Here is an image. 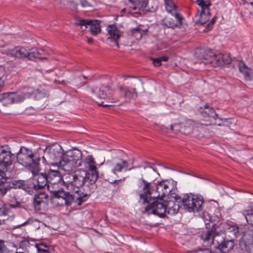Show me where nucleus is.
<instances>
[{
  "instance_id": "obj_1",
  "label": "nucleus",
  "mask_w": 253,
  "mask_h": 253,
  "mask_svg": "<svg viewBox=\"0 0 253 253\" xmlns=\"http://www.w3.org/2000/svg\"><path fill=\"white\" fill-rule=\"evenodd\" d=\"M89 174L87 171L85 170H78L73 173H68L63 179V183H64L67 188L69 190H73L76 193L74 195L75 198L76 199V202L79 205H81L83 202L86 201L87 197L86 194L83 193L79 194L78 189L84 185L86 182L88 181Z\"/></svg>"
},
{
  "instance_id": "obj_2",
  "label": "nucleus",
  "mask_w": 253,
  "mask_h": 253,
  "mask_svg": "<svg viewBox=\"0 0 253 253\" xmlns=\"http://www.w3.org/2000/svg\"><path fill=\"white\" fill-rule=\"evenodd\" d=\"M140 180L143 183V186L139 196L140 199L143 200V204L146 205L145 211L148 214L153 213L160 217H164L167 212L165 203L159 202L157 198L152 199V190L150 187V183L142 178Z\"/></svg>"
},
{
  "instance_id": "obj_3",
  "label": "nucleus",
  "mask_w": 253,
  "mask_h": 253,
  "mask_svg": "<svg viewBox=\"0 0 253 253\" xmlns=\"http://www.w3.org/2000/svg\"><path fill=\"white\" fill-rule=\"evenodd\" d=\"M17 160L21 165L28 167L34 175L40 171V158L35 155L31 150L22 147L17 154Z\"/></svg>"
},
{
  "instance_id": "obj_4",
  "label": "nucleus",
  "mask_w": 253,
  "mask_h": 253,
  "mask_svg": "<svg viewBox=\"0 0 253 253\" xmlns=\"http://www.w3.org/2000/svg\"><path fill=\"white\" fill-rule=\"evenodd\" d=\"M203 203L204 200L202 197L192 194H186L181 201L184 208L189 212L201 211Z\"/></svg>"
},
{
  "instance_id": "obj_5",
  "label": "nucleus",
  "mask_w": 253,
  "mask_h": 253,
  "mask_svg": "<svg viewBox=\"0 0 253 253\" xmlns=\"http://www.w3.org/2000/svg\"><path fill=\"white\" fill-rule=\"evenodd\" d=\"M52 193L51 201L57 206L70 205L73 200V197L69 193L63 190H54L51 191Z\"/></svg>"
},
{
  "instance_id": "obj_6",
  "label": "nucleus",
  "mask_w": 253,
  "mask_h": 253,
  "mask_svg": "<svg viewBox=\"0 0 253 253\" xmlns=\"http://www.w3.org/2000/svg\"><path fill=\"white\" fill-rule=\"evenodd\" d=\"M86 168L88 169L89 184L92 186L90 189V193H93L95 188V183L98 178V172L94 159L91 155H88L84 160Z\"/></svg>"
},
{
  "instance_id": "obj_7",
  "label": "nucleus",
  "mask_w": 253,
  "mask_h": 253,
  "mask_svg": "<svg viewBox=\"0 0 253 253\" xmlns=\"http://www.w3.org/2000/svg\"><path fill=\"white\" fill-rule=\"evenodd\" d=\"M196 3L200 7L201 10L198 15V20L196 24L202 25L208 22L211 17L209 7L211 5L210 0H196Z\"/></svg>"
},
{
  "instance_id": "obj_8",
  "label": "nucleus",
  "mask_w": 253,
  "mask_h": 253,
  "mask_svg": "<svg viewBox=\"0 0 253 253\" xmlns=\"http://www.w3.org/2000/svg\"><path fill=\"white\" fill-rule=\"evenodd\" d=\"M162 200L165 203L167 212L169 214H174L178 212L182 199L176 194H171L170 196Z\"/></svg>"
},
{
  "instance_id": "obj_9",
  "label": "nucleus",
  "mask_w": 253,
  "mask_h": 253,
  "mask_svg": "<svg viewBox=\"0 0 253 253\" xmlns=\"http://www.w3.org/2000/svg\"><path fill=\"white\" fill-rule=\"evenodd\" d=\"M62 147L57 143L53 144L46 147L44 155L46 157L51 160H56L61 158L63 155Z\"/></svg>"
},
{
  "instance_id": "obj_10",
  "label": "nucleus",
  "mask_w": 253,
  "mask_h": 253,
  "mask_svg": "<svg viewBox=\"0 0 253 253\" xmlns=\"http://www.w3.org/2000/svg\"><path fill=\"white\" fill-rule=\"evenodd\" d=\"M12 156L13 154L7 147L0 146V167L3 169L11 165Z\"/></svg>"
},
{
  "instance_id": "obj_11",
  "label": "nucleus",
  "mask_w": 253,
  "mask_h": 253,
  "mask_svg": "<svg viewBox=\"0 0 253 253\" xmlns=\"http://www.w3.org/2000/svg\"><path fill=\"white\" fill-rule=\"evenodd\" d=\"M77 25L80 26L83 30H85L87 26H90V31L92 34L94 35L101 31L99 21L97 20L82 19L77 23Z\"/></svg>"
},
{
  "instance_id": "obj_12",
  "label": "nucleus",
  "mask_w": 253,
  "mask_h": 253,
  "mask_svg": "<svg viewBox=\"0 0 253 253\" xmlns=\"http://www.w3.org/2000/svg\"><path fill=\"white\" fill-rule=\"evenodd\" d=\"M109 91V87L104 85L100 86L99 89L97 87L91 88V92L93 93L96 92L95 100L98 105L103 107H109L113 105L110 104H104V101H102V99H106L107 98V92Z\"/></svg>"
},
{
  "instance_id": "obj_13",
  "label": "nucleus",
  "mask_w": 253,
  "mask_h": 253,
  "mask_svg": "<svg viewBox=\"0 0 253 253\" xmlns=\"http://www.w3.org/2000/svg\"><path fill=\"white\" fill-rule=\"evenodd\" d=\"M107 164L111 167L112 172L116 175H118V173L127 169L128 167V163L126 161L119 158L114 159L112 161H107Z\"/></svg>"
},
{
  "instance_id": "obj_14",
  "label": "nucleus",
  "mask_w": 253,
  "mask_h": 253,
  "mask_svg": "<svg viewBox=\"0 0 253 253\" xmlns=\"http://www.w3.org/2000/svg\"><path fill=\"white\" fill-rule=\"evenodd\" d=\"M209 62L213 67L222 66L230 64L231 58L228 53H216L213 59L210 60Z\"/></svg>"
},
{
  "instance_id": "obj_15",
  "label": "nucleus",
  "mask_w": 253,
  "mask_h": 253,
  "mask_svg": "<svg viewBox=\"0 0 253 253\" xmlns=\"http://www.w3.org/2000/svg\"><path fill=\"white\" fill-rule=\"evenodd\" d=\"M131 5L130 6L132 10H137L136 12L130 11V14L137 17L142 14L143 11L147 5L148 0H129Z\"/></svg>"
},
{
  "instance_id": "obj_16",
  "label": "nucleus",
  "mask_w": 253,
  "mask_h": 253,
  "mask_svg": "<svg viewBox=\"0 0 253 253\" xmlns=\"http://www.w3.org/2000/svg\"><path fill=\"white\" fill-rule=\"evenodd\" d=\"M170 184L168 181H163L159 182L157 185L156 191L158 193V197L161 200L170 196L171 188Z\"/></svg>"
},
{
  "instance_id": "obj_17",
  "label": "nucleus",
  "mask_w": 253,
  "mask_h": 253,
  "mask_svg": "<svg viewBox=\"0 0 253 253\" xmlns=\"http://www.w3.org/2000/svg\"><path fill=\"white\" fill-rule=\"evenodd\" d=\"M38 172L37 174L33 175L34 177L35 181L33 182V187L35 190L42 189L45 186H47L49 189L48 183V179L46 173H41L39 174Z\"/></svg>"
},
{
  "instance_id": "obj_18",
  "label": "nucleus",
  "mask_w": 253,
  "mask_h": 253,
  "mask_svg": "<svg viewBox=\"0 0 253 253\" xmlns=\"http://www.w3.org/2000/svg\"><path fill=\"white\" fill-rule=\"evenodd\" d=\"M31 49H27L22 46H17L8 51L7 55L12 57L22 58L27 57L30 60Z\"/></svg>"
},
{
  "instance_id": "obj_19",
  "label": "nucleus",
  "mask_w": 253,
  "mask_h": 253,
  "mask_svg": "<svg viewBox=\"0 0 253 253\" xmlns=\"http://www.w3.org/2000/svg\"><path fill=\"white\" fill-rule=\"evenodd\" d=\"M60 169L58 167L57 169H50L47 175L48 184H56L62 181L66 174L64 175L61 173Z\"/></svg>"
},
{
  "instance_id": "obj_20",
  "label": "nucleus",
  "mask_w": 253,
  "mask_h": 253,
  "mask_svg": "<svg viewBox=\"0 0 253 253\" xmlns=\"http://www.w3.org/2000/svg\"><path fill=\"white\" fill-rule=\"evenodd\" d=\"M58 167L61 170L66 171L69 173L77 168L65 153L62 156Z\"/></svg>"
},
{
  "instance_id": "obj_21",
  "label": "nucleus",
  "mask_w": 253,
  "mask_h": 253,
  "mask_svg": "<svg viewBox=\"0 0 253 253\" xmlns=\"http://www.w3.org/2000/svg\"><path fill=\"white\" fill-rule=\"evenodd\" d=\"M164 1L166 11L180 22L182 19V16L178 13L177 7L173 0H164Z\"/></svg>"
},
{
  "instance_id": "obj_22",
  "label": "nucleus",
  "mask_w": 253,
  "mask_h": 253,
  "mask_svg": "<svg viewBox=\"0 0 253 253\" xmlns=\"http://www.w3.org/2000/svg\"><path fill=\"white\" fill-rule=\"evenodd\" d=\"M71 161L75 166L78 167L82 165V153L81 151L78 149H74L70 150L65 153Z\"/></svg>"
},
{
  "instance_id": "obj_23",
  "label": "nucleus",
  "mask_w": 253,
  "mask_h": 253,
  "mask_svg": "<svg viewBox=\"0 0 253 253\" xmlns=\"http://www.w3.org/2000/svg\"><path fill=\"white\" fill-rule=\"evenodd\" d=\"M28 91H23L22 94L16 95L14 93V102L18 103L24 100L26 98L30 97L32 95L38 96L41 94V91L39 89L33 90L32 88H28Z\"/></svg>"
},
{
  "instance_id": "obj_24",
  "label": "nucleus",
  "mask_w": 253,
  "mask_h": 253,
  "mask_svg": "<svg viewBox=\"0 0 253 253\" xmlns=\"http://www.w3.org/2000/svg\"><path fill=\"white\" fill-rule=\"evenodd\" d=\"M219 243L215 245L218 246V249L222 253H227L231 251L234 246V242L233 240L225 239L223 237L220 236L218 238Z\"/></svg>"
},
{
  "instance_id": "obj_25",
  "label": "nucleus",
  "mask_w": 253,
  "mask_h": 253,
  "mask_svg": "<svg viewBox=\"0 0 253 253\" xmlns=\"http://www.w3.org/2000/svg\"><path fill=\"white\" fill-rule=\"evenodd\" d=\"M107 30L110 35V37L108 38V40L114 42L117 47H119V45L117 41L121 36L120 31L114 25H109Z\"/></svg>"
},
{
  "instance_id": "obj_26",
  "label": "nucleus",
  "mask_w": 253,
  "mask_h": 253,
  "mask_svg": "<svg viewBox=\"0 0 253 253\" xmlns=\"http://www.w3.org/2000/svg\"><path fill=\"white\" fill-rule=\"evenodd\" d=\"M201 238L205 242L209 241L211 239L212 244L216 245L219 243L218 238H220V236L214 234L212 231L207 230L201 234Z\"/></svg>"
},
{
  "instance_id": "obj_27",
  "label": "nucleus",
  "mask_w": 253,
  "mask_h": 253,
  "mask_svg": "<svg viewBox=\"0 0 253 253\" xmlns=\"http://www.w3.org/2000/svg\"><path fill=\"white\" fill-rule=\"evenodd\" d=\"M239 71L243 74L247 81H251L253 79V74L251 69L248 68L246 65L241 61L238 63Z\"/></svg>"
},
{
  "instance_id": "obj_28",
  "label": "nucleus",
  "mask_w": 253,
  "mask_h": 253,
  "mask_svg": "<svg viewBox=\"0 0 253 253\" xmlns=\"http://www.w3.org/2000/svg\"><path fill=\"white\" fill-rule=\"evenodd\" d=\"M48 196L44 192H41L35 195L34 201V204L36 210L40 209V206L42 203H45L47 202Z\"/></svg>"
},
{
  "instance_id": "obj_29",
  "label": "nucleus",
  "mask_w": 253,
  "mask_h": 253,
  "mask_svg": "<svg viewBox=\"0 0 253 253\" xmlns=\"http://www.w3.org/2000/svg\"><path fill=\"white\" fill-rule=\"evenodd\" d=\"M183 20V18L182 16V19L180 22L178 21L177 19H175V20H174L170 17H167L162 20V24L167 27L174 29L178 25H181Z\"/></svg>"
},
{
  "instance_id": "obj_30",
  "label": "nucleus",
  "mask_w": 253,
  "mask_h": 253,
  "mask_svg": "<svg viewBox=\"0 0 253 253\" xmlns=\"http://www.w3.org/2000/svg\"><path fill=\"white\" fill-rule=\"evenodd\" d=\"M200 53L202 54L200 58L205 60L203 61L205 64H211L209 62V60L213 59V57H214V55L216 54L211 49H202Z\"/></svg>"
},
{
  "instance_id": "obj_31",
  "label": "nucleus",
  "mask_w": 253,
  "mask_h": 253,
  "mask_svg": "<svg viewBox=\"0 0 253 253\" xmlns=\"http://www.w3.org/2000/svg\"><path fill=\"white\" fill-rule=\"evenodd\" d=\"M46 53L43 49H37L36 48L31 49V57L30 60H33L34 58H38L42 59H47L45 56Z\"/></svg>"
},
{
  "instance_id": "obj_32",
  "label": "nucleus",
  "mask_w": 253,
  "mask_h": 253,
  "mask_svg": "<svg viewBox=\"0 0 253 253\" xmlns=\"http://www.w3.org/2000/svg\"><path fill=\"white\" fill-rule=\"evenodd\" d=\"M194 122L191 120L185 121L182 124V132L185 134H190L193 129Z\"/></svg>"
},
{
  "instance_id": "obj_33",
  "label": "nucleus",
  "mask_w": 253,
  "mask_h": 253,
  "mask_svg": "<svg viewBox=\"0 0 253 253\" xmlns=\"http://www.w3.org/2000/svg\"><path fill=\"white\" fill-rule=\"evenodd\" d=\"M120 89L123 91L124 95L126 97L129 98H134L136 96V93L135 92V89L132 88H129L128 87H123V86L120 87Z\"/></svg>"
},
{
  "instance_id": "obj_34",
  "label": "nucleus",
  "mask_w": 253,
  "mask_h": 253,
  "mask_svg": "<svg viewBox=\"0 0 253 253\" xmlns=\"http://www.w3.org/2000/svg\"><path fill=\"white\" fill-rule=\"evenodd\" d=\"M41 224V222L36 219L29 218L25 222L18 225L17 226L21 227L26 225H31L34 229L38 230L40 228Z\"/></svg>"
},
{
  "instance_id": "obj_35",
  "label": "nucleus",
  "mask_w": 253,
  "mask_h": 253,
  "mask_svg": "<svg viewBox=\"0 0 253 253\" xmlns=\"http://www.w3.org/2000/svg\"><path fill=\"white\" fill-rule=\"evenodd\" d=\"M204 108L207 109L206 111H202L201 114L205 117H210L213 118L214 119H216L218 118V115L215 113V111L212 108H209L208 104H206L204 106Z\"/></svg>"
},
{
  "instance_id": "obj_36",
  "label": "nucleus",
  "mask_w": 253,
  "mask_h": 253,
  "mask_svg": "<svg viewBox=\"0 0 253 253\" xmlns=\"http://www.w3.org/2000/svg\"><path fill=\"white\" fill-rule=\"evenodd\" d=\"M1 101L3 104H12L14 102V92H7L3 94Z\"/></svg>"
},
{
  "instance_id": "obj_37",
  "label": "nucleus",
  "mask_w": 253,
  "mask_h": 253,
  "mask_svg": "<svg viewBox=\"0 0 253 253\" xmlns=\"http://www.w3.org/2000/svg\"><path fill=\"white\" fill-rule=\"evenodd\" d=\"M244 215L247 222L249 224L253 225V207L251 210L245 211Z\"/></svg>"
},
{
  "instance_id": "obj_38",
  "label": "nucleus",
  "mask_w": 253,
  "mask_h": 253,
  "mask_svg": "<svg viewBox=\"0 0 253 253\" xmlns=\"http://www.w3.org/2000/svg\"><path fill=\"white\" fill-rule=\"evenodd\" d=\"M36 247L38 252V253H48V246L45 244L41 243L37 244Z\"/></svg>"
},
{
  "instance_id": "obj_39",
  "label": "nucleus",
  "mask_w": 253,
  "mask_h": 253,
  "mask_svg": "<svg viewBox=\"0 0 253 253\" xmlns=\"http://www.w3.org/2000/svg\"><path fill=\"white\" fill-rule=\"evenodd\" d=\"M182 124H175L171 125L170 130L175 133H177L179 131L182 132Z\"/></svg>"
},
{
  "instance_id": "obj_40",
  "label": "nucleus",
  "mask_w": 253,
  "mask_h": 253,
  "mask_svg": "<svg viewBox=\"0 0 253 253\" xmlns=\"http://www.w3.org/2000/svg\"><path fill=\"white\" fill-rule=\"evenodd\" d=\"M8 189L9 188L5 186L3 182L0 180V196H4Z\"/></svg>"
},
{
  "instance_id": "obj_41",
  "label": "nucleus",
  "mask_w": 253,
  "mask_h": 253,
  "mask_svg": "<svg viewBox=\"0 0 253 253\" xmlns=\"http://www.w3.org/2000/svg\"><path fill=\"white\" fill-rule=\"evenodd\" d=\"M228 230L229 232H231L235 237H237L239 234V228L236 226H230Z\"/></svg>"
},
{
  "instance_id": "obj_42",
  "label": "nucleus",
  "mask_w": 253,
  "mask_h": 253,
  "mask_svg": "<svg viewBox=\"0 0 253 253\" xmlns=\"http://www.w3.org/2000/svg\"><path fill=\"white\" fill-rule=\"evenodd\" d=\"M29 242L28 240H23L20 244V249H22L23 250H26L27 248L29 247Z\"/></svg>"
},
{
  "instance_id": "obj_43",
  "label": "nucleus",
  "mask_w": 253,
  "mask_h": 253,
  "mask_svg": "<svg viewBox=\"0 0 253 253\" xmlns=\"http://www.w3.org/2000/svg\"><path fill=\"white\" fill-rule=\"evenodd\" d=\"M9 210L5 207H0V217L7 215L8 214Z\"/></svg>"
},
{
  "instance_id": "obj_44",
  "label": "nucleus",
  "mask_w": 253,
  "mask_h": 253,
  "mask_svg": "<svg viewBox=\"0 0 253 253\" xmlns=\"http://www.w3.org/2000/svg\"><path fill=\"white\" fill-rule=\"evenodd\" d=\"M217 18L216 17H213L211 21H210V23H209L207 25V27H206V28L207 29V30H206L207 31H209V30L211 29L213 25L214 24Z\"/></svg>"
},
{
  "instance_id": "obj_45",
  "label": "nucleus",
  "mask_w": 253,
  "mask_h": 253,
  "mask_svg": "<svg viewBox=\"0 0 253 253\" xmlns=\"http://www.w3.org/2000/svg\"><path fill=\"white\" fill-rule=\"evenodd\" d=\"M153 64L155 66L159 67L161 65V61L159 58L153 59L152 58Z\"/></svg>"
},
{
  "instance_id": "obj_46",
  "label": "nucleus",
  "mask_w": 253,
  "mask_h": 253,
  "mask_svg": "<svg viewBox=\"0 0 253 253\" xmlns=\"http://www.w3.org/2000/svg\"><path fill=\"white\" fill-rule=\"evenodd\" d=\"M144 169L146 170V172L149 173L150 174H152L154 173L155 170L153 169L151 167H145Z\"/></svg>"
},
{
  "instance_id": "obj_47",
  "label": "nucleus",
  "mask_w": 253,
  "mask_h": 253,
  "mask_svg": "<svg viewBox=\"0 0 253 253\" xmlns=\"http://www.w3.org/2000/svg\"><path fill=\"white\" fill-rule=\"evenodd\" d=\"M5 249V246L4 244V242L0 240V253H3Z\"/></svg>"
},
{
  "instance_id": "obj_48",
  "label": "nucleus",
  "mask_w": 253,
  "mask_h": 253,
  "mask_svg": "<svg viewBox=\"0 0 253 253\" xmlns=\"http://www.w3.org/2000/svg\"><path fill=\"white\" fill-rule=\"evenodd\" d=\"M2 73L0 72V91L4 86V82L2 80Z\"/></svg>"
},
{
  "instance_id": "obj_49",
  "label": "nucleus",
  "mask_w": 253,
  "mask_h": 253,
  "mask_svg": "<svg viewBox=\"0 0 253 253\" xmlns=\"http://www.w3.org/2000/svg\"><path fill=\"white\" fill-rule=\"evenodd\" d=\"M59 166V163H54L51 164V167L50 169H57L58 166Z\"/></svg>"
},
{
  "instance_id": "obj_50",
  "label": "nucleus",
  "mask_w": 253,
  "mask_h": 253,
  "mask_svg": "<svg viewBox=\"0 0 253 253\" xmlns=\"http://www.w3.org/2000/svg\"><path fill=\"white\" fill-rule=\"evenodd\" d=\"M139 33L140 34V37L141 38L142 37V33L140 31V29L139 28H136L133 30V33L136 34V33Z\"/></svg>"
},
{
  "instance_id": "obj_51",
  "label": "nucleus",
  "mask_w": 253,
  "mask_h": 253,
  "mask_svg": "<svg viewBox=\"0 0 253 253\" xmlns=\"http://www.w3.org/2000/svg\"><path fill=\"white\" fill-rule=\"evenodd\" d=\"M160 59L161 60V61H167L168 60V57L166 56H163L162 57H159Z\"/></svg>"
},
{
  "instance_id": "obj_52",
  "label": "nucleus",
  "mask_w": 253,
  "mask_h": 253,
  "mask_svg": "<svg viewBox=\"0 0 253 253\" xmlns=\"http://www.w3.org/2000/svg\"><path fill=\"white\" fill-rule=\"evenodd\" d=\"M81 4L83 7L87 6L88 5V3L87 1L84 0H82L81 1Z\"/></svg>"
},
{
  "instance_id": "obj_53",
  "label": "nucleus",
  "mask_w": 253,
  "mask_h": 253,
  "mask_svg": "<svg viewBox=\"0 0 253 253\" xmlns=\"http://www.w3.org/2000/svg\"><path fill=\"white\" fill-rule=\"evenodd\" d=\"M0 176L2 178H4L5 177L6 174L3 170H0Z\"/></svg>"
},
{
  "instance_id": "obj_54",
  "label": "nucleus",
  "mask_w": 253,
  "mask_h": 253,
  "mask_svg": "<svg viewBox=\"0 0 253 253\" xmlns=\"http://www.w3.org/2000/svg\"><path fill=\"white\" fill-rule=\"evenodd\" d=\"M93 40L91 38L88 39V40L87 41V42L89 44L92 43L93 42Z\"/></svg>"
},
{
  "instance_id": "obj_55",
  "label": "nucleus",
  "mask_w": 253,
  "mask_h": 253,
  "mask_svg": "<svg viewBox=\"0 0 253 253\" xmlns=\"http://www.w3.org/2000/svg\"><path fill=\"white\" fill-rule=\"evenodd\" d=\"M121 180H116L115 181H110V183H115V182H118V181H120Z\"/></svg>"
},
{
  "instance_id": "obj_56",
  "label": "nucleus",
  "mask_w": 253,
  "mask_h": 253,
  "mask_svg": "<svg viewBox=\"0 0 253 253\" xmlns=\"http://www.w3.org/2000/svg\"><path fill=\"white\" fill-rule=\"evenodd\" d=\"M9 206L10 207H12V208H15V206L14 205H12V204L10 205Z\"/></svg>"
},
{
  "instance_id": "obj_57",
  "label": "nucleus",
  "mask_w": 253,
  "mask_h": 253,
  "mask_svg": "<svg viewBox=\"0 0 253 253\" xmlns=\"http://www.w3.org/2000/svg\"><path fill=\"white\" fill-rule=\"evenodd\" d=\"M146 176H147V177H150V175H148V174H146Z\"/></svg>"
},
{
  "instance_id": "obj_58",
  "label": "nucleus",
  "mask_w": 253,
  "mask_h": 253,
  "mask_svg": "<svg viewBox=\"0 0 253 253\" xmlns=\"http://www.w3.org/2000/svg\"><path fill=\"white\" fill-rule=\"evenodd\" d=\"M83 77H84V79H86V77L85 76H83Z\"/></svg>"
},
{
  "instance_id": "obj_59",
  "label": "nucleus",
  "mask_w": 253,
  "mask_h": 253,
  "mask_svg": "<svg viewBox=\"0 0 253 253\" xmlns=\"http://www.w3.org/2000/svg\"><path fill=\"white\" fill-rule=\"evenodd\" d=\"M125 9H123V10H122V11L124 12V11H125Z\"/></svg>"
}]
</instances>
